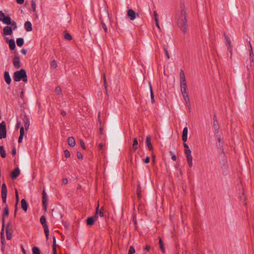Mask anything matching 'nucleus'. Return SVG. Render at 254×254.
Here are the masks:
<instances>
[{
    "label": "nucleus",
    "mask_w": 254,
    "mask_h": 254,
    "mask_svg": "<svg viewBox=\"0 0 254 254\" xmlns=\"http://www.w3.org/2000/svg\"><path fill=\"white\" fill-rule=\"evenodd\" d=\"M177 23L181 30L184 33H186L187 31L188 27L187 25V12L184 5L181 6V12L178 15Z\"/></svg>",
    "instance_id": "nucleus-1"
},
{
    "label": "nucleus",
    "mask_w": 254,
    "mask_h": 254,
    "mask_svg": "<svg viewBox=\"0 0 254 254\" xmlns=\"http://www.w3.org/2000/svg\"><path fill=\"white\" fill-rule=\"evenodd\" d=\"M13 78L16 82L22 80L24 82L26 83L28 80L26 71L23 69L15 71L13 74Z\"/></svg>",
    "instance_id": "nucleus-2"
},
{
    "label": "nucleus",
    "mask_w": 254,
    "mask_h": 254,
    "mask_svg": "<svg viewBox=\"0 0 254 254\" xmlns=\"http://www.w3.org/2000/svg\"><path fill=\"white\" fill-rule=\"evenodd\" d=\"M40 222L44 227V232L47 240L49 238V230L48 226L47 225L46 219L45 216H42L40 218Z\"/></svg>",
    "instance_id": "nucleus-3"
},
{
    "label": "nucleus",
    "mask_w": 254,
    "mask_h": 254,
    "mask_svg": "<svg viewBox=\"0 0 254 254\" xmlns=\"http://www.w3.org/2000/svg\"><path fill=\"white\" fill-rule=\"evenodd\" d=\"M6 137V125L4 121L0 123V139L5 138Z\"/></svg>",
    "instance_id": "nucleus-4"
},
{
    "label": "nucleus",
    "mask_w": 254,
    "mask_h": 254,
    "mask_svg": "<svg viewBox=\"0 0 254 254\" xmlns=\"http://www.w3.org/2000/svg\"><path fill=\"white\" fill-rule=\"evenodd\" d=\"M7 190L5 184L3 183L1 186V198L3 203H5L6 201Z\"/></svg>",
    "instance_id": "nucleus-5"
},
{
    "label": "nucleus",
    "mask_w": 254,
    "mask_h": 254,
    "mask_svg": "<svg viewBox=\"0 0 254 254\" xmlns=\"http://www.w3.org/2000/svg\"><path fill=\"white\" fill-rule=\"evenodd\" d=\"M127 16L131 21L134 20L136 17H139V15L138 13H135L132 9H129L127 11Z\"/></svg>",
    "instance_id": "nucleus-6"
},
{
    "label": "nucleus",
    "mask_w": 254,
    "mask_h": 254,
    "mask_svg": "<svg viewBox=\"0 0 254 254\" xmlns=\"http://www.w3.org/2000/svg\"><path fill=\"white\" fill-rule=\"evenodd\" d=\"M48 196L46 194V191L44 190L42 191V204L43 206L46 211L47 207Z\"/></svg>",
    "instance_id": "nucleus-7"
},
{
    "label": "nucleus",
    "mask_w": 254,
    "mask_h": 254,
    "mask_svg": "<svg viewBox=\"0 0 254 254\" xmlns=\"http://www.w3.org/2000/svg\"><path fill=\"white\" fill-rule=\"evenodd\" d=\"M13 64L15 68H19L21 66L19 57L15 56L12 60Z\"/></svg>",
    "instance_id": "nucleus-8"
},
{
    "label": "nucleus",
    "mask_w": 254,
    "mask_h": 254,
    "mask_svg": "<svg viewBox=\"0 0 254 254\" xmlns=\"http://www.w3.org/2000/svg\"><path fill=\"white\" fill-rule=\"evenodd\" d=\"M9 214V210L8 207L7 205H6L4 208L3 213L2 216V228L4 227V217L5 216H8Z\"/></svg>",
    "instance_id": "nucleus-9"
},
{
    "label": "nucleus",
    "mask_w": 254,
    "mask_h": 254,
    "mask_svg": "<svg viewBox=\"0 0 254 254\" xmlns=\"http://www.w3.org/2000/svg\"><path fill=\"white\" fill-rule=\"evenodd\" d=\"M182 94L183 95V97L184 98V100L185 101L186 104H187L188 106L189 107V109H190V99L189 97L188 93L187 91L182 92Z\"/></svg>",
    "instance_id": "nucleus-10"
},
{
    "label": "nucleus",
    "mask_w": 254,
    "mask_h": 254,
    "mask_svg": "<svg viewBox=\"0 0 254 254\" xmlns=\"http://www.w3.org/2000/svg\"><path fill=\"white\" fill-rule=\"evenodd\" d=\"M24 128L26 130H28L30 126V121L27 117L25 115L22 118Z\"/></svg>",
    "instance_id": "nucleus-11"
},
{
    "label": "nucleus",
    "mask_w": 254,
    "mask_h": 254,
    "mask_svg": "<svg viewBox=\"0 0 254 254\" xmlns=\"http://www.w3.org/2000/svg\"><path fill=\"white\" fill-rule=\"evenodd\" d=\"M20 174V170L18 168H15L11 173V177L12 179H15Z\"/></svg>",
    "instance_id": "nucleus-12"
},
{
    "label": "nucleus",
    "mask_w": 254,
    "mask_h": 254,
    "mask_svg": "<svg viewBox=\"0 0 254 254\" xmlns=\"http://www.w3.org/2000/svg\"><path fill=\"white\" fill-rule=\"evenodd\" d=\"M180 87L181 93L187 91V85L186 80L180 81Z\"/></svg>",
    "instance_id": "nucleus-13"
},
{
    "label": "nucleus",
    "mask_w": 254,
    "mask_h": 254,
    "mask_svg": "<svg viewBox=\"0 0 254 254\" xmlns=\"http://www.w3.org/2000/svg\"><path fill=\"white\" fill-rule=\"evenodd\" d=\"M3 33L5 35H10L12 33V28L10 26H6L3 28Z\"/></svg>",
    "instance_id": "nucleus-14"
},
{
    "label": "nucleus",
    "mask_w": 254,
    "mask_h": 254,
    "mask_svg": "<svg viewBox=\"0 0 254 254\" xmlns=\"http://www.w3.org/2000/svg\"><path fill=\"white\" fill-rule=\"evenodd\" d=\"M4 78L7 84H9L11 83V78L8 71L4 72Z\"/></svg>",
    "instance_id": "nucleus-15"
},
{
    "label": "nucleus",
    "mask_w": 254,
    "mask_h": 254,
    "mask_svg": "<svg viewBox=\"0 0 254 254\" xmlns=\"http://www.w3.org/2000/svg\"><path fill=\"white\" fill-rule=\"evenodd\" d=\"M150 140H151V137L150 136H147L146 138V144L150 150H152L153 146L151 143Z\"/></svg>",
    "instance_id": "nucleus-16"
},
{
    "label": "nucleus",
    "mask_w": 254,
    "mask_h": 254,
    "mask_svg": "<svg viewBox=\"0 0 254 254\" xmlns=\"http://www.w3.org/2000/svg\"><path fill=\"white\" fill-rule=\"evenodd\" d=\"M186 156L187 161L188 165L190 168H191L192 167V165H193L192 157L191 156V154L186 155Z\"/></svg>",
    "instance_id": "nucleus-17"
},
{
    "label": "nucleus",
    "mask_w": 254,
    "mask_h": 254,
    "mask_svg": "<svg viewBox=\"0 0 254 254\" xmlns=\"http://www.w3.org/2000/svg\"><path fill=\"white\" fill-rule=\"evenodd\" d=\"M24 28L28 32L32 30V24L30 21H26L24 24Z\"/></svg>",
    "instance_id": "nucleus-18"
},
{
    "label": "nucleus",
    "mask_w": 254,
    "mask_h": 254,
    "mask_svg": "<svg viewBox=\"0 0 254 254\" xmlns=\"http://www.w3.org/2000/svg\"><path fill=\"white\" fill-rule=\"evenodd\" d=\"M226 39V44L228 45V50H229V52L230 53L231 57L232 56V45L230 40L227 38H225Z\"/></svg>",
    "instance_id": "nucleus-19"
},
{
    "label": "nucleus",
    "mask_w": 254,
    "mask_h": 254,
    "mask_svg": "<svg viewBox=\"0 0 254 254\" xmlns=\"http://www.w3.org/2000/svg\"><path fill=\"white\" fill-rule=\"evenodd\" d=\"M183 145L185 147V153L186 155L191 154V150L190 149L188 145L185 142L183 143Z\"/></svg>",
    "instance_id": "nucleus-20"
},
{
    "label": "nucleus",
    "mask_w": 254,
    "mask_h": 254,
    "mask_svg": "<svg viewBox=\"0 0 254 254\" xmlns=\"http://www.w3.org/2000/svg\"><path fill=\"white\" fill-rule=\"evenodd\" d=\"M138 146V140L136 138H134L133 140V144L131 150L135 151L137 148Z\"/></svg>",
    "instance_id": "nucleus-21"
},
{
    "label": "nucleus",
    "mask_w": 254,
    "mask_h": 254,
    "mask_svg": "<svg viewBox=\"0 0 254 254\" xmlns=\"http://www.w3.org/2000/svg\"><path fill=\"white\" fill-rule=\"evenodd\" d=\"M21 205L22 209L24 211H26L27 210V203L25 199H22L21 201Z\"/></svg>",
    "instance_id": "nucleus-22"
},
{
    "label": "nucleus",
    "mask_w": 254,
    "mask_h": 254,
    "mask_svg": "<svg viewBox=\"0 0 254 254\" xmlns=\"http://www.w3.org/2000/svg\"><path fill=\"white\" fill-rule=\"evenodd\" d=\"M95 222V218L93 217H88L86 219V223L89 226H92Z\"/></svg>",
    "instance_id": "nucleus-23"
},
{
    "label": "nucleus",
    "mask_w": 254,
    "mask_h": 254,
    "mask_svg": "<svg viewBox=\"0 0 254 254\" xmlns=\"http://www.w3.org/2000/svg\"><path fill=\"white\" fill-rule=\"evenodd\" d=\"M10 225V223H8L6 226V238L7 240H10L12 238V234L10 232H9V226Z\"/></svg>",
    "instance_id": "nucleus-24"
},
{
    "label": "nucleus",
    "mask_w": 254,
    "mask_h": 254,
    "mask_svg": "<svg viewBox=\"0 0 254 254\" xmlns=\"http://www.w3.org/2000/svg\"><path fill=\"white\" fill-rule=\"evenodd\" d=\"M213 127L215 131V134H218L219 129V126L218 121L213 122Z\"/></svg>",
    "instance_id": "nucleus-25"
},
{
    "label": "nucleus",
    "mask_w": 254,
    "mask_h": 254,
    "mask_svg": "<svg viewBox=\"0 0 254 254\" xmlns=\"http://www.w3.org/2000/svg\"><path fill=\"white\" fill-rule=\"evenodd\" d=\"M68 145L70 147L74 146V145L75 144V140H74V138L73 137H68Z\"/></svg>",
    "instance_id": "nucleus-26"
},
{
    "label": "nucleus",
    "mask_w": 254,
    "mask_h": 254,
    "mask_svg": "<svg viewBox=\"0 0 254 254\" xmlns=\"http://www.w3.org/2000/svg\"><path fill=\"white\" fill-rule=\"evenodd\" d=\"M8 44H9V48L10 49V50H13L15 49V44L14 40L13 39H10L8 41Z\"/></svg>",
    "instance_id": "nucleus-27"
},
{
    "label": "nucleus",
    "mask_w": 254,
    "mask_h": 254,
    "mask_svg": "<svg viewBox=\"0 0 254 254\" xmlns=\"http://www.w3.org/2000/svg\"><path fill=\"white\" fill-rule=\"evenodd\" d=\"M2 21L7 25H10L11 23V18L9 16H6L4 18H3Z\"/></svg>",
    "instance_id": "nucleus-28"
},
{
    "label": "nucleus",
    "mask_w": 254,
    "mask_h": 254,
    "mask_svg": "<svg viewBox=\"0 0 254 254\" xmlns=\"http://www.w3.org/2000/svg\"><path fill=\"white\" fill-rule=\"evenodd\" d=\"M0 156L3 158H5L6 156L5 151L3 146H0Z\"/></svg>",
    "instance_id": "nucleus-29"
},
{
    "label": "nucleus",
    "mask_w": 254,
    "mask_h": 254,
    "mask_svg": "<svg viewBox=\"0 0 254 254\" xmlns=\"http://www.w3.org/2000/svg\"><path fill=\"white\" fill-rule=\"evenodd\" d=\"M249 46H250V50H249L250 57V58L251 60V62H253L254 60H253V48H252V46L250 41H249Z\"/></svg>",
    "instance_id": "nucleus-30"
},
{
    "label": "nucleus",
    "mask_w": 254,
    "mask_h": 254,
    "mask_svg": "<svg viewBox=\"0 0 254 254\" xmlns=\"http://www.w3.org/2000/svg\"><path fill=\"white\" fill-rule=\"evenodd\" d=\"M16 43L18 46L21 47L24 44V40L22 38H17Z\"/></svg>",
    "instance_id": "nucleus-31"
},
{
    "label": "nucleus",
    "mask_w": 254,
    "mask_h": 254,
    "mask_svg": "<svg viewBox=\"0 0 254 254\" xmlns=\"http://www.w3.org/2000/svg\"><path fill=\"white\" fill-rule=\"evenodd\" d=\"M149 88H150V91L151 102L152 103H154V102H155L154 96V94H153V92L152 91V86H151L150 83H149Z\"/></svg>",
    "instance_id": "nucleus-32"
},
{
    "label": "nucleus",
    "mask_w": 254,
    "mask_h": 254,
    "mask_svg": "<svg viewBox=\"0 0 254 254\" xmlns=\"http://www.w3.org/2000/svg\"><path fill=\"white\" fill-rule=\"evenodd\" d=\"M180 81L186 80L184 71L181 69L180 73Z\"/></svg>",
    "instance_id": "nucleus-33"
},
{
    "label": "nucleus",
    "mask_w": 254,
    "mask_h": 254,
    "mask_svg": "<svg viewBox=\"0 0 254 254\" xmlns=\"http://www.w3.org/2000/svg\"><path fill=\"white\" fill-rule=\"evenodd\" d=\"M159 244L160 249H161L162 252L164 253L165 252V248L164 247L163 242L160 238H159Z\"/></svg>",
    "instance_id": "nucleus-34"
},
{
    "label": "nucleus",
    "mask_w": 254,
    "mask_h": 254,
    "mask_svg": "<svg viewBox=\"0 0 254 254\" xmlns=\"http://www.w3.org/2000/svg\"><path fill=\"white\" fill-rule=\"evenodd\" d=\"M33 254H40V251L37 247H34L32 248Z\"/></svg>",
    "instance_id": "nucleus-35"
},
{
    "label": "nucleus",
    "mask_w": 254,
    "mask_h": 254,
    "mask_svg": "<svg viewBox=\"0 0 254 254\" xmlns=\"http://www.w3.org/2000/svg\"><path fill=\"white\" fill-rule=\"evenodd\" d=\"M163 50H164V51L165 52V54L166 55V57L168 59H170V55L169 54V52H168V51L167 50V47H166L165 45H164L163 46Z\"/></svg>",
    "instance_id": "nucleus-36"
},
{
    "label": "nucleus",
    "mask_w": 254,
    "mask_h": 254,
    "mask_svg": "<svg viewBox=\"0 0 254 254\" xmlns=\"http://www.w3.org/2000/svg\"><path fill=\"white\" fill-rule=\"evenodd\" d=\"M99 208V204H98L96 208V212H95V215H94V216H93V217H94V218H95V221L97 220L98 216H99V215H98Z\"/></svg>",
    "instance_id": "nucleus-37"
},
{
    "label": "nucleus",
    "mask_w": 254,
    "mask_h": 254,
    "mask_svg": "<svg viewBox=\"0 0 254 254\" xmlns=\"http://www.w3.org/2000/svg\"><path fill=\"white\" fill-rule=\"evenodd\" d=\"M216 137L218 139V141L219 142V143L218 144V146L219 148H221L222 147V144L221 143V138L218 135V134H215Z\"/></svg>",
    "instance_id": "nucleus-38"
},
{
    "label": "nucleus",
    "mask_w": 254,
    "mask_h": 254,
    "mask_svg": "<svg viewBox=\"0 0 254 254\" xmlns=\"http://www.w3.org/2000/svg\"><path fill=\"white\" fill-rule=\"evenodd\" d=\"M51 66L53 68H56L57 67V63L55 60H53L51 62Z\"/></svg>",
    "instance_id": "nucleus-39"
},
{
    "label": "nucleus",
    "mask_w": 254,
    "mask_h": 254,
    "mask_svg": "<svg viewBox=\"0 0 254 254\" xmlns=\"http://www.w3.org/2000/svg\"><path fill=\"white\" fill-rule=\"evenodd\" d=\"M64 38L65 39H66L67 40H71L72 39L71 36L69 34L67 33L64 34Z\"/></svg>",
    "instance_id": "nucleus-40"
},
{
    "label": "nucleus",
    "mask_w": 254,
    "mask_h": 254,
    "mask_svg": "<svg viewBox=\"0 0 254 254\" xmlns=\"http://www.w3.org/2000/svg\"><path fill=\"white\" fill-rule=\"evenodd\" d=\"M31 7L34 11H35L36 10V3L35 1L32 0L31 1Z\"/></svg>",
    "instance_id": "nucleus-41"
},
{
    "label": "nucleus",
    "mask_w": 254,
    "mask_h": 254,
    "mask_svg": "<svg viewBox=\"0 0 254 254\" xmlns=\"http://www.w3.org/2000/svg\"><path fill=\"white\" fill-rule=\"evenodd\" d=\"M137 195L138 198L140 199L141 197V195L140 187H139V186H138V188L137 190Z\"/></svg>",
    "instance_id": "nucleus-42"
},
{
    "label": "nucleus",
    "mask_w": 254,
    "mask_h": 254,
    "mask_svg": "<svg viewBox=\"0 0 254 254\" xmlns=\"http://www.w3.org/2000/svg\"><path fill=\"white\" fill-rule=\"evenodd\" d=\"M98 215L101 217H104V209L103 207H101L100 210H98Z\"/></svg>",
    "instance_id": "nucleus-43"
},
{
    "label": "nucleus",
    "mask_w": 254,
    "mask_h": 254,
    "mask_svg": "<svg viewBox=\"0 0 254 254\" xmlns=\"http://www.w3.org/2000/svg\"><path fill=\"white\" fill-rule=\"evenodd\" d=\"M135 253V249L132 246H130L129 249L128 254H133Z\"/></svg>",
    "instance_id": "nucleus-44"
},
{
    "label": "nucleus",
    "mask_w": 254,
    "mask_h": 254,
    "mask_svg": "<svg viewBox=\"0 0 254 254\" xmlns=\"http://www.w3.org/2000/svg\"><path fill=\"white\" fill-rule=\"evenodd\" d=\"M5 17L4 13L0 10V21H2L3 18H4Z\"/></svg>",
    "instance_id": "nucleus-45"
},
{
    "label": "nucleus",
    "mask_w": 254,
    "mask_h": 254,
    "mask_svg": "<svg viewBox=\"0 0 254 254\" xmlns=\"http://www.w3.org/2000/svg\"><path fill=\"white\" fill-rule=\"evenodd\" d=\"M64 155L66 158H69L70 157V152L67 150H65L64 151Z\"/></svg>",
    "instance_id": "nucleus-46"
},
{
    "label": "nucleus",
    "mask_w": 254,
    "mask_h": 254,
    "mask_svg": "<svg viewBox=\"0 0 254 254\" xmlns=\"http://www.w3.org/2000/svg\"><path fill=\"white\" fill-rule=\"evenodd\" d=\"M80 146L81 147L84 149H86V147H85V144H84V141L82 140H81L80 141Z\"/></svg>",
    "instance_id": "nucleus-47"
},
{
    "label": "nucleus",
    "mask_w": 254,
    "mask_h": 254,
    "mask_svg": "<svg viewBox=\"0 0 254 254\" xmlns=\"http://www.w3.org/2000/svg\"><path fill=\"white\" fill-rule=\"evenodd\" d=\"M183 135H188V127H185L183 129Z\"/></svg>",
    "instance_id": "nucleus-48"
},
{
    "label": "nucleus",
    "mask_w": 254,
    "mask_h": 254,
    "mask_svg": "<svg viewBox=\"0 0 254 254\" xmlns=\"http://www.w3.org/2000/svg\"><path fill=\"white\" fill-rule=\"evenodd\" d=\"M61 91H62V90H61V88H60V87L58 86V87H57L56 88V89H55V92H56L57 94H60V93L61 92Z\"/></svg>",
    "instance_id": "nucleus-49"
},
{
    "label": "nucleus",
    "mask_w": 254,
    "mask_h": 254,
    "mask_svg": "<svg viewBox=\"0 0 254 254\" xmlns=\"http://www.w3.org/2000/svg\"><path fill=\"white\" fill-rule=\"evenodd\" d=\"M77 157L79 159H82L83 158V156L80 152H77Z\"/></svg>",
    "instance_id": "nucleus-50"
},
{
    "label": "nucleus",
    "mask_w": 254,
    "mask_h": 254,
    "mask_svg": "<svg viewBox=\"0 0 254 254\" xmlns=\"http://www.w3.org/2000/svg\"><path fill=\"white\" fill-rule=\"evenodd\" d=\"M170 154L172 155V160L176 161L177 160L176 156L172 151H170Z\"/></svg>",
    "instance_id": "nucleus-51"
},
{
    "label": "nucleus",
    "mask_w": 254,
    "mask_h": 254,
    "mask_svg": "<svg viewBox=\"0 0 254 254\" xmlns=\"http://www.w3.org/2000/svg\"><path fill=\"white\" fill-rule=\"evenodd\" d=\"M24 134V127H21L20 129V135L23 136Z\"/></svg>",
    "instance_id": "nucleus-52"
},
{
    "label": "nucleus",
    "mask_w": 254,
    "mask_h": 254,
    "mask_svg": "<svg viewBox=\"0 0 254 254\" xmlns=\"http://www.w3.org/2000/svg\"><path fill=\"white\" fill-rule=\"evenodd\" d=\"M103 78H104V85L105 86V88L106 90L107 91V83H106V77H105V74H104Z\"/></svg>",
    "instance_id": "nucleus-53"
},
{
    "label": "nucleus",
    "mask_w": 254,
    "mask_h": 254,
    "mask_svg": "<svg viewBox=\"0 0 254 254\" xmlns=\"http://www.w3.org/2000/svg\"><path fill=\"white\" fill-rule=\"evenodd\" d=\"M101 24L102 25V27L104 29V30H105V32H107V26L105 25V24L104 23H103V22H101Z\"/></svg>",
    "instance_id": "nucleus-54"
},
{
    "label": "nucleus",
    "mask_w": 254,
    "mask_h": 254,
    "mask_svg": "<svg viewBox=\"0 0 254 254\" xmlns=\"http://www.w3.org/2000/svg\"><path fill=\"white\" fill-rule=\"evenodd\" d=\"M153 14H154V20H158V15L156 11H154L153 12Z\"/></svg>",
    "instance_id": "nucleus-55"
},
{
    "label": "nucleus",
    "mask_w": 254,
    "mask_h": 254,
    "mask_svg": "<svg viewBox=\"0 0 254 254\" xmlns=\"http://www.w3.org/2000/svg\"><path fill=\"white\" fill-rule=\"evenodd\" d=\"M15 194H16V204H18V191L17 190H15Z\"/></svg>",
    "instance_id": "nucleus-56"
},
{
    "label": "nucleus",
    "mask_w": 254,
    "mask_h": 254,
    "mask_svg": "<svg viewBox=\"0 0 254 254\" xmlns=\"http://www.w3.org/2000/svg\"><path fill=\"white\" fill-rule=\"evenodd\" d=\"M150 157H148V156H147V157H146V158L144 160V162L145 163H149V162H150Z\"/></svg>",
    "instance_id": "nucleus-57"
},
{
    "label": "nucleus",
    "mask_w": 254,
    "mask_h": 254,
    "mask_svg": "<svg viewBox=\"0 0 254 254\" xmlns=\"http://www.w3.org/2000/svg\"><path fill=\"white\" fill-rule=\"evenodd\" d=\"M0 239H1V243L2 245H4V242H5V239H4V236H1L0 237Z\"/></svg>",
    "instance_id": "nucleus-58"
},
{
    "label": "nucleus",
    "mask_w": 254,
    "mask_h": 254,
    "mask_svg": "<svg viewBox=\"0 0 254 254\" xmlns=\"http://www.w3.org/2000/svg\"><path fill=\"white\" fill-rule=\"evenodd\" d=\"M16 148L14 146L13 147V148L12 149V151H11V153H12V155L13 156H14L15 154H16Z\"/></svg>",
    "instance_id": "nucleus-59"
},
{
    "label": "nucleus",
    "mask_w": 254,
    "mask_h": 254,
    "mask_svg": "<svg viewBox=\"0 0 254 254\" xmlns=\"http://www.w3.org/2000/svg\"><path fill=\"white\" fill-rule=\"evenodd\" d=\"M68 183V180L66 178H64L62 180V183L64 185H66Z\"/></svg>",
    "instance_id": "nucleus-60"
},
{
    "label": "nucleus",
    "mask_w": 254,
    "mask_h": 254,
    "mask_svg": "<svg viewBox=\"0 0 254 254\" xmlns=\"http://www.w3.org/2000/svg\"><path fill=\"white\" fill-rule=\"evenodd\" d=\"M187 136L188 135H182V140L184 141V142H185L187 140Z\"/></svg>",
    "instance_id": "nucleus-61"
},
{
    "label": "nucleus",
    "mask_w": 254,
    "mask_h": 254,
    "mask_svg": "<svg viewBox=\"0 0 254 254\" xmlns=\"http://www.w3.org/2000/svg\"><path fill=\"white\" fill-rule=\"evenodd\" d=\"M56 237L55 236L53 237V248H56Z\"/></svg>",
    "instance_id": "nucleus-62"
},
{
    "label": "nucleus",
    "mask_w": 254,
    "mask_h": 254,
    "mask_svg": "<svg viewBox=\"0 0 254 254\" xmlns=\"http://www.w3.org/2000/svg\"><path fill=\"white\" fill-rule=\"evenodd\" d=\"M16 1L17 3L21 4L24 2V0H16Z\"/></svg>",
    "instance_id": "nucleus-63"
},
{
    "label": "nucleus",
    "mask_w": 254,
    "mask_h": 254,
    "mask_svg": "<svg viewBox=\"0 0 254 254\" xmlns=\"http://www.w3.org/2000/svg\"><path fill=\"white\" fill-rule=\"evenodd\" d=\"M23 136L19 135L18 142V143H21L22 141Z\"/></svg>",
    "instance_id": "nucleus-64"
}]
</instances>
